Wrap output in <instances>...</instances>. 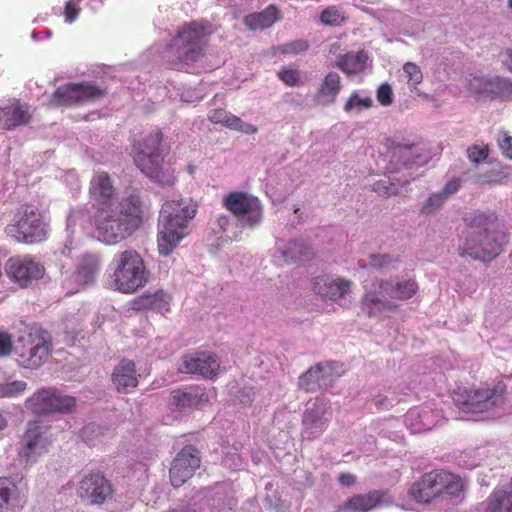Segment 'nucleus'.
I'll list each match as a JSON object with an SVG mask.
<instances>
[{
    "mask_svg": "<svg viewBox=\"0 0 512 512\" xmlns=\"http://www.w3.org/2000/svg\"><path fill=\"white\" fill-rule=\"evenodd\" d=\"M491 94L501 98L512 96V80L504 77H492Z\"/></svg>",
    "mask_w": 512,
    "mask_h": 512,
    "instance_id": "obj_41",
    "label": "nucleus"
},
{
    "mask_svg": "<svg viewBox=\"0 0 512 512\" xmlns=\"http://www.w3.org/2000/svg\"><path fill=\"white\" fill-rule=\"evenodd\" d=\"M313 255L312 249L306 243L300 240H291L277 242L273 258L281 265L293 261H309Z\"/></svg>",
    "mask_w": 512,
    "mask_h": 512,
    "instance_id": "obj_23",
    "label": "nucleus"
},
{
    "mask_svg": "<svg viewBox=\"0 0 512 512\" xmlns=\"http://www.w3.org/2000/svg\"><path fill=\"white\" fill-rule=\"evenodd\" d=\"M42 426L37 422H29L23 436L19 458L25 465H32L48 451L49 443L43 437Z\"/></svg>",
    "mask_w": 512,
    "mask_h": 512,
    "instance_id": "obj_15",
    "label": "nucleus"
},
{
    "mask_svg": "<svg viewBox=\"0 0 512 512\" xmlns=\"http://www.w3.org/2000/svg\"><path fill=\"white\" fill-rule=\"evenodd\" d=\"M75 398L63 395L56 390L43 389L33 394L27 401L28 409L36 414L67 413L75 407Z\"/></svg>",
    "mask_w": 512,
    "mask_h": 512,
    "instance_id": "obj_13",
    "label": "nucleus"
},
{
    "mask_svg": "<svg viewBox=\"0 0 512 512\" xmlns=\"http://www.w3.org/2000/svg\"><path fill=\"white\" fill-rule=\"evenodd\" d=\"M208 118L215 124H222L225 127L247 135H254L258 132V127L243 121L241 118L231 114L224 109H214L209 112Z\"/></svg>",
    "mask_w": 512,
    "mask_h": 512,
    "instance_id": "obj_29",
    "label": "nucleus"
},
{
    "mask_svg": "<svg viewBox=\"0 0 512 512\" xmlns=\"http://www.w3.org/2000/svg\"><path fill=\"white\" fill-rule=\"evenodd\" d=\"M79 496L91 504H101L112 494L108 480L99 473L85 476L79 483Z\"/></svg>",
    "mask_w": 512,
    "mask_h": 512,
    "instance_id": "obj_20",
    "label": "nucleus"
},
{
    "mask_svg": "<svg viewBox=\"0 0 512 512\" xmlns=\"http://www.w3.org/2000/svg\"><path fill=\"white\" fill-rule=\"evenodd\" d=\"M138 376L134 362L123 359L113 370L112 382L118 392L128 393L138 385Z\"/></svg>",
    "mask_w": 512,
    "mask_h": 512,
    "instance_id": "obj_27",
    "label": "nucleus"
},
{
    "mask_svg": "<svg viewBox=\"0 0 512 512\" xmlns=\"http://www.w3.org/2000/svg\"><path fill=\"white\" fill-rule=\"evenodd\" d=\"M99 272V259L94 255H85L81 258L77 270L74 273L76 283L81 286H87L93 283Z\"/></svg>",
    "mask_w": 512,
    "mask_h": 512,
    "instance_id": "obj_34",
    "label": "nucleus"
},
{
    "mask_svg": "<svg viewBox=\"0 0 512 512\" xmlns=\"http://www.w3.org/2000/svg\"><path fill=\"white\" fill-rule=\"evenodd\" d=\"M508 6L512 9V0H508Z\"/></svg>",
    "mask_w": 512,
    "mask_h": 512,
    "instance_id": "obj_62",
    "label": "nucleus"
},
{
    "mask_svg": "<svg viewBox=\"0 0 512 512\" xmlns=\"http://www.w3.org/2000/svg\"><path fill=\"white\" fill-rule=\"evenodd\" d=\"M27 383L21 380H8L0 383V398L16 397L25 392Z\"/></svg>",
    "mask_w": 512,
    "mask_h": 512,
    "instance_id": "obj_42",
    "label": "nucleus"
},
{
    "mask_svg": "<svg viewBox=\"0 0 512 512\" xmlns=\"http://www.w3.org/2000/svg\"><path fill=\"white\" fill-rule=\"evenodd\" d=\"M200 466L199 452L193 446L184 447L175 457L170 468L171 484L180 487L186 483Z\"/></svg>",
    "mask_w": 512,
    "mask_h": 512,
    "instance_id": "obj_17",
    "label": "nucleus"
},
{
    "mask_svg": "<svg viewBox=\"0 0 512 512\" xmlns=\"http://www.w3.org/2000/svg\"><path fill=\"white\" fill-rule=\"evenodd\" d=\"M320 19L324 25L328 26H339L345 21L344 15L335 7L325 9Z\"/></svg>",
    "mask_w": 512,
    "mask_h": 512,
    "instance_id": "obj_48",
    "label": "nucleus"
},
{
    "mask_svg": "<svg viewBox=\"0 0 512 512\" xmlns=\"http://www.w3.org/2000/svg\"><path fill=\"white\" fill-rule=\"evenodd\" d=\"M162 134H150L143 142L134 146V161L149 178L163 185H172L175 181L171 165L163 161L160 149Z\"/></svg>",
    "mask_w": 512,
    "mask_h": 512,
    "instance_id": "obj_5",
    "label": "nucleus"
},
{
    "mask_svg": "<svg viewBox=\"0 0 512 512\" xmlns=\"http://www.w3.org/2000/svg\"><path fill=\"white\" fill-rule=\"evenodd\" d=\"M383 282L389 291V297L394 299V301H407L415 296L419 290L418 283L412 278L383 279Z\"/></svg>",
    "mask_w": 512,
    "mask_h": 512,
    "instance_id": "obj_31",
    "label": "nucleus"
},
{
    "mask_svg": "<svg viewBox=\"0 0 512 512\" xmlns=\"http://www.w3.org/2000/svg\"><path fill=\"white\" fill-rule=\"evenodd\" d=\"M207 402L208 397L200 389L177 390L172 393V404L179 410L199 407Z\"/></svg>",
    "mask_w": 512,
    "mask_h": 512,
    "instance_id": "obj_35",
    "label": "nucleus"
},
{
    "mask_svg": "<svg viewBox=\"0 0 512 512\" xmlns=\"http://www.w3.org/2000/svg\"><path fill=\"white\" fill-rule=\"evenodd\" d=\"M492 77L472 76L468 81V89L475 94H491Z\"/></svg>",
    "mask_w": 512,
    "mask_h": 512,
    "instance_id": "obj_44",
    "label": "nucleus"
},
{
    "mask_svg": "<svg viewBox=\"0 0 512 512\" xmlns=\"http://www.w3.org/2000/svg\"><path fill=\"white\" fill-rule=\"evenodd\" d=\"M278 76L285 84L290 86H295L300 81L299 72L294 68L283 67L278 72Z\"/></svg>",
    "mask_w": 512,
    "mask_h": 512,
    "instance_id": "obj_51",
    "label": "nucleus"
},
{
    "mask_svg": "<svg viewBox=\"0 0 512 512\" xmlns=\"http://www.w3.org/2000/svg\"><path fill=\"white\" fill-rule=\"evenodd\" d=\"M460 180L459 179H451L448 181L445 186L439 191L446 199H448L451 195L455 194L460 188Z\"/></svg>",
    "mask_w": 512,
    "mask_h": 512,
    "instance_id": "obj_52",
    "label": "nucleus"
},
{
    "mask_svg": "<svg viewBox=\"0 0 512 512\" xmlns=\"http://www.w3.org/2000/svg\"><path fill=\"white\" fill-rule=\"evenodd\" d=\"M465 489L464 481L457 475L445 470L431 471L415 482L410 495L419 503L443 502L445 498L453 499Z\"/></svg>",
    "mask_w": 512,
    "mask_h": 512,
    "instance_id": "obj_4",
    "label": "nucleus"
},
{
    "mask_svg": "<svg viewBox=\"0 0 512 512\" xmlns=\"http://www.w3.org/2000/svg\"><path fill=\"white\" fill-rule=\"evenodd\" d=\"M6 420L0 415V430L6 426Z\"/></svg>",
    "mask_w": 512,
    "mask_h": 512,
    "instance_id": "obj_61",
    "label": "nucleus"
},
{
    "mask_svg": "<svg viewBox=\"0 0 512 512\" xmlns=\"http://www.w3.org/2000/svg\"><path fill=\"white\" fill-rule=\"evenodd\" d=\"M79 9L76 7L73 0H69L65 6L66 21L72 23L78 16Z\"/></svg>",
    "mask_w": 512,
    "mask_h": 512,
    "instance_id": "obj_56",
    "label": "nucleus"
},
{
    "mask_svg": "<svg viewBox=\"0 0 512 512\" xmlns=\"http://www.w3.org/2000/svg\"><path fill=\"white\" fill-rule=\"evenodd\" d=\"M338 377L333 363H318L299 377L298 386L306 392H312L331 386Z\"/></svg>",
    "mask_w": 512,
    "mask_h": 512,
    "instance_id": "obj_18",
    "label": "nucleus"
},
{
    "mask_svg": "<svg viewBox=\"0 0 512 512\" xmlns=\"http://www.w3.org/2000/svg\"><path fill=\"white\" fill-rule=\"evenodd\" d=\"M447 199L438 191L431 194L421 206V213L430 215L442 208Z\"/></svg>",
    "mask_w": 512,
    "mask_h": 512,
    "instance_id": "obj_46",
    "label": "nucleus"
},
{
    "mask_svg": "<svg viewBox=\"0 0 512 512\" xmlns=\"http://www.w3.org/2000/svg\"><path fill=\"white\" fill-rule=\"evenodd\" d=\"M184 367L188 373L198 374L209 379L215 377L220 370V364L216 356L207 352L186 356Z\"/></svg>",
    "mask_w": 512,
    "mask_h": 512,
    "instance_id": "obj_24",
    "label": "nucleus"
},
{
    "mask_svg": "<svg viewBox=\"0 0 512 512\" xmlns=\"http://www.w3.org/2000/svg\"><path fill=\"white\" fill-rule=\"evenodd\" d=\"M111 286L122 293H133L147 282L144 261L134 250L118 253L112 261Z\"/></svg>",
    "mask_w": 512,
    "mask_h": 512,
    "instance_id": "obj_6",
    "label": "nucleus"
},
{
    "mask_svg": "<svg viewBox=\"0 0 512 512\" xmlns=\"http://www.w3.org/2000/svg\"><path fill=\"white\" fill-rule=\"evenodd\" d=\"M19 364L25 368H38L49 356L50 342L47 333L41 329L25 331L17 338L14 346Z\"/></svg>",
    "mask_w": 512,
    "mask_h": 512,
    "instance_id": "obj_8",
    "label": "nucleus"
},
{
    "mask_svg": "<svg viewBox=\"0 0 512 512\" xmlns=\"http://www.w3.org/2000/svg\"><path fill=\"white\" fill-rule=\"evenodd\" d=\"M466 221L467 228L458 247L459 255L488 262L496 258L506 242L505 235L493 230L494 222L485 214H472Z\"/></svg>",
    "mask_w": 512,
    "mask_h": 512,
    "instance_id": "obj_2",
    "label": "nucleus"
},
{
    "mask_svg": "<svg viewBox=\"0 0 512 512\" xmlns=\"http://www.w3.org/2000/svg\"><path fill=\"white\" fill-rule=\"evenodd\" d=\"M388 170L396 172L403 167L419 164L420 155L415 145L394 144L388 151Z\"/></svg>",
    "mask_w": 512,
    "mask_h": 512,
    "instance_id": "obj_26",
    "label": "nucleus"
},
{
    "mask_svg": "<svg viewBox=\"0 0 512 512\" xmlns=\"http://www.w3.org/2000/svg\"><path fill=\"white\" fill-rule=\"evenodd\" d=\"M501 61L512 72V48H507L501 53Z\"/></svg>",
    "mask_w": 512,
    "mask_h": 512,
    "instance_id": "obj_58",
    "label": "nucleus"
},
{
    "mask_svg": "<svg viewBox=\"0 0 512 512\" xmlns=\"http://www.w3.org/2000/svg\"><path fill=\"white\" fill-rule=\"evenodd\" d=\"M308 47L309 44L306 40L298 39L279 45L275 48V51L284 55H297L299 53L305 52Z\"/></svg>",
    "mask_w": 512,
    "mask_h": 512,
    "instance_id": "obj_45",
    "label": "nucleus"
},
{
    "mask_svg": "<svg viewBox=\"0 0 512 512\" xmlns=\"http://www.w3.org/2000/svg\"><path fill=\"white\" fill-rule=\"evenodd\" d=\"M20 505L18 488L8 478H0V512H11Z\"/></svg>",
    "mask_w": 512,
    "mask_h": 512,
    "instance_id": "obj_37",
    "label": "nucleus"
},
{
    "mask_svg": "<svg viewBox=\"0 0 512 512\" xmlns=\"http://www.w3.org/2000/svg\"><path fill=\"white\" fill-rule=\"evenodd\" d=\"M47 224L43 214L34 206H24L17 210L6 232L18 242L33 244L47 236Z\"/></svg>",
    "mask_w": 512,
    "mask_h": 512,
    "instance_id": "obj_7",
    "label": "nucleus"
},
{
    "mask_svg": "<svg viewBox=\"0 0 512 512\" xmlns=\"http://www.w3.org/2000/svg\"><path fill=\"white\" fill-rule=\"evenodd\" d=\"M31 119L29 107L15 101L5 107H0V126L11 130L21 125H26Z\"/></svg>",
    "mask_w": 512,
    "mask_h": 512,
    "instance_id": "obj_28",
    "label": "nucleus"
},
{
    "mask_svg": "<svg viewBox=\"0 0 512 512\" xmlns=\"http://www.w3.org/2000/svg\"><path fill=\"white\" fill-rule=\"evenodd\" d=\"M341 77L337 72H329L319 84L314 95V102L318 106L328 107L336 102L341 91Z\"/></svg>",
    "mask_w": 512,
    "mask_h": 512,
    "instance_id": "obj_25",
    "label": "nucleus"
},
{
    "mask_svg": "<svg viewBox=\"0 0 512 512\" xmlns=\"http://www.w3.org/2000/svg\"><path fill=\"white\" fill-rule=\"evenodd\" d=\"M217 225L222 232L228 233L233 219L227 215H219L216 219Z\"/></svg>",
    "mask_w": 512,
    "mask_h": 512,
    "instance_id": "obj_57",
    "label": "nucleus"
},
{
    "mask_svg": "<svg viewBox=\"0 0 512 512\" xmlns=\"http://www.w3.org/2000/svg\"><path fill=\"white\" fill-rule=\"evenodd\" d=\"M411 91L416 90L417 86L423 81L421 68L414 62H406L402 67L401 75Z\"/></svg>",
    "mask_w": 512,
    "mask_h": 512,
    "instance_id": "obj_39",
    "label": "nucleus"
},
{
    "mask_svg": "<svg viewBox=\"0 0 512 512\" xmlns=\"http://www.w3.org/2000/svg\"><path fill=\"white\" fill-rule=\"evenodd\" d=\"M328 406L323 401L308 403L302 417L303 434L310 439L317 438L326 428L328 419L325 417Z\"/></svg>",
    "mask_w": 512,
    "mask_h": 512,
    "instance_id": "obj_21",
    "label": "nucleus"
},
{
    "mask_svg": "<svg viewBox=\"0 0 512 512\" xmlns=\"http://www.w3.org/2000/svg\"><path fill=\"white\" fill-rule=\"evenodd\" d=\"M90 192L103 206L109 202H113L111 197L114 194V187L109 175L105 172L95 175L91 180Z\"/></svg>",
    "mask_w": 512,
    "mask_h": 512,
    "instance_id": "obj_36",
    "label": "nucleus"
},
{
    "mask_svg": "<svg viewBox=\"0 0 512 512\" xmlns=\"http://www.w3.org/2000/svg\"><path fill=\"white\" fill-rule=\"evenodd\" d=\"M7 273L20 286L26 287L32 280L43 276L44 268L28 258H10L7 263Z\"/></svg>",
    "mask_w": 512,
    "mask_h": 512,
    "instance_id": "obj_22",
    "label": "nucleus"
},
{
    "mask_svg": "<svg viewBox=\"0 0 512 512\" xmlns=\"http://www.w3.org/2000/svg\"><path fill=\"white\" fill-rule=\"evenodd\" d=\"M393 498L386 491L373 490L365 494H355L340 506L338 512H370L392 504Z\"/></svg>",
    "mask_w": 512,
    "mask_h": 512,
    "instance_id": "obj_19",
    "label": "nucleus"
},
{
    "mask_svg": "<svg viewBox=\"0 0 512 512\" xmlns=\"http://www.w3.org/2000/svg\"><path fill=\"white\" fill-rule=\"evenodd\" d=\"M223 205L243 226L254 227L262 221L261 203L253 195L238 191L231 192L223 198Z\"/></svg>",
    "mask_w": 512,
    "mask_h": 512,
    "instance_id": "obj_10",
    "label": "nucleus"
},
{
    "mask_svg": "<svg viewBox=\"0 0 512 512\" xmlns=\"http://www.w3.org/2000/svg\"><path fill=\"white\" fill-rule=\"evenodd\" d=\"M205 34L204 26L196 22L185 25L179 31L171 47L176 49V57L180 63L190 64L199 58Z\"/></svg>",
    "mask_w": 512,
    "mask_h": 512,
    "instance_id": "obj_11",
    "label": "nucleus"
},
{
    "mask_svg": "<svg viewBox=\"0 0 512 512\" xmlns=\"http://www.w3.org/2000/svg\"><path fill=\"white\" fill-rule=\"evenodd\" d=\"M368 63V55L364 51L348 52L340 55L334 63V66L341 69L347 75L358 74L362 72Z\"/></svg>",
    "mask_w": 512,
    "mask_h": 512,
    "instance_id": "obj_33",
    "label": "nucleus"
},
{
    "mask_svg": "<svg viewBox=\"0 0 512 512\" xmlns=\"http://www.w3.org/2000/svg\"><path fill=\"white\" fill-rule=\"evenodd\" d=\"M12 343L10 337L5 333H0V357L10 354Z\"/></svg>",
    "mask_w": 512,
    "mask_h": 512,
    "instance_id": "obj_54",
    "label": "nucleus"
},
{
    "mask_svg": "<svg viewBox=\"0 0 512 512\" xmlns=\"http://www.w3.org/2000/svg\"><path fill=\"white\" fill-rule=\"evenodd\" d=\"M393 96V89L388 83H382L376 91L377 101L382 106H390L393 103Z\"/></svg>",
    "mask_w": 512,
    "mask_h": 512,
    "instance_id": "obj_49",
    "label": "nucleus"
},
{
    "mask_svg": "<svg viewBox=\"0 0 512 512\" xmlns=\"http://www.w3.org/2000/svg\"><path fill=\"white\" fill-rule=\"evenodd\" d=\"M373 106L371 97H361L357 91L353 92L344 105L346 112L361 111L362 109H369Z\"/></svg>",
    "mask_w": 512,
    "mask_h": 512,
    "instance_id": "obj_43",
    "label": "nucleus"
},
{
    "mask_svg": "<svg viewBox=\"0 0 512 512\" xmlns=\"http://www.w3.org/2000/svg\"><path fill=\"white\" fill-rule=\"evenodd\" d=\"M371 265L377 268L389 266L393 261L388 255H371Z\"/></svg>",
    "mask_w": 512,
    "mask_h": 512,
    "instance_id": "obj_53",
    "label": "nucleus"
},
{
    "mask_svg": "<svg viewBox=\"0 0 512 512\" xmlns=\"http://www.w3.org/2000/svg\"><path fill=\"white\" fill-rule=\"evenodd\" d=\"M361 305L368 317L378 319H385L400 308L396 301L389 297V291L383 279L375 280L369 288L365 289Z\"/></svg>",
    "mask_w": 512,
    "mask_h": 512,
    "instance_id": "obj_12",
    "label": "nucleus"
},
{
    "mask_svg": "<svg viewBox=\"0 0 512 512\" xmlns=\"http://www.w3.org/2000/svg\"><path fill=\"white\" fill-rule=\"evenodd\" d=\"M353 282L340 276L323 275L316 277L312 282L314 293L323 298L330 299L343 305L351 294Z\"/></svg>",
    "mask_w": 512,
    "mask_h": 512,
    "instance_id": "obj_16",
    "label": "nucleus"
},
{
    "mask_svg": "<svg viewBox=\"0 0 512 512\" xmlns=\"http://www.w3.org/2000/svg\"><path fill=\"white\" fill-rule=\"evenodd\" d=\"M278 19L279 15L276 7L269 6L262 12L246 16L244 23L251 30H262L271 27Z\"/></svg>",
    "mask_w": 512,
    "mask_h": 512,
    "instance_id": "obj_38",
    "label": "nucleus"
},
{
    "mask_svg": "<svg viewBox=\"0 0 512 512\" xmlns=\"http://www.w3.org/2000/svg\"><path fill=\"white\" fill-rule=\"evenodd\" d=\"M103 91L95 85L88 83L67 84L60 86L53 94L59 105H83L98 100Z\"/></svg>",
    "mask_w": 512,
    "mask_h": 512,
    "instance_id": "obj_14",
    "label": "nucleus"
},
{
    "mask_svg": "<svg viewBox=\"0 0 512 512\" xmlns=\"http://www.w3.org/2000/svg\"><path fill=\"white\" fill-rule=\"evenodd\" d=\"M499 146L503 154L512 159V137L505 134L502 139H499Z\"/></svg>",
    "mask_w": 512,
    "mask_h": 512,
    "instance_id": "obj_55",
    "label": "nucleus"
},
{
    "mask_svg": "<svg viewBox=\"0 0 512 512\" xmlns=\"http://www.w3.org/2000/svg\"><path fill=\"white\" fill-rule=\"evenodd\" d=\"M172 296L164 291L153 294H143L134 300V307L139 310H154L165 314L170 310Z\"/></svg>",
    "mask_w": 512,
    "mask_h": 512,
    "instance_id": "obj_30",
    "label": "nucleus"
},
{
    "mask_svg": "<svg viewBox=\"0 0 512 512\" xmlns=\"http://www.w3.org/2000/svg\"><path fill=\"white\" fill-rule=\"evenodd\" d=\"M173 512H176V511H173Z\"/></svg>",
    "mask_w": 512,
    "mask_h": 512,
    "instance_id": "obj_63",
    "label": "nucleus"
},
{
    "mask_svg": "<svg viewBox=\"0 0 512 512\" xmlns=\"http://www.w3.org/2000/svg\"><path fill=\"white\" fill-rule=\"evenodd\" d=\"M196 211V203L189 198L164 202L158 226V250L161 255H170L189 234V222L195 217Z\"/></svg>",
    "mask_w": 512,
    "mask_h": 512,
    "instance_id": "obj_3",
    "label": "nucleus"
},
{
    "mask_svg": "<svg viewBox=\"0 0 512 512\" xmlns=\"http://www.w3.org/2000/svg\"><path fill=\"white\" fill-rule=\"evenodd\" d=\"M482 512H512V481L495 490L482 504Z\"/></svg>",
    "mask_w": 512,
    "mask_h": 512,
    "instance_id": "obj_32",
    "label": "nucleus"
},
{
    "mask_svg": "<svg viewBox=\"0 0 512 512\" xmlns=\"http://www.w3.org/2000/svg\"><path fill=\"white\" fill-rule=\"evenodd\" d=\"M372 190L378 195L389 197L398 194L399 188L389 178H383L372 185Z\"/></svg>",
    "mask_w": 512,
    "mask_h": 512,
    "instance_id": "obj_47",
    "label": "nucleus"
},
{
    "mask_svg": "<svg viewBox=\"0 0 512 512\" xmlns=\"http://www.w3.org/2000/svg\"><path fill=\"white\" fill-rule=\"evenodd\" d=\"M142 213L137 193H131L118 202H109L96 215L98 238L109 245L123 241L139 228Z\"/></svg>",
    "mask_w": 512,
    "mask_h": 512,
    "instance_id": "obj_1",
    "label": "nucleus"
},
{
    "mask_svg": "<svg viewBox=\"0 0 512 512\" xmlns=\"http://www.w3.org/2000/svg\"><path fill=\"white\" fill-rule=\"evenodd\" d=\"M85 218V214L82 211H71L70 215L67 219V233L70 238L75 237L79 239L82 234L83 229V220ZM74 243V239H70L69 245L72 246Z\"/></svg>",
    "mask_w": 512,
    "mask_h": 512,
    "instance_id": "obj_40",
    "label": "nucleus"
},
{
    "mask_svg": "<svg viewBox=\"0 0 512 512\" xmlns=\"http://www.w3.org/2000/svg\"><path fill=\"white\" fill-rule=\"evenodd\" d=\"M467 157L472 163H480L488 157V148L484 145H473L467 149Z\"/></svg>",
    "mask_w": 512,
    "mask_h": 512,
    "instance_id": "obj_50",
    "label": "nucleus"
},
{
    "mask_svg": "<svg viewBox=\"0 0 512 512\" xmlns=\"http://www.w3.org/2000/svg\"><path fill=\"white\" fill-rule=\"evenodd\" d=\"M506 385L497 382L492 387H481L475 390L456 392L453 400L463 411L482 413L504 403Z\"/></svg>",
    "mask_w": 512,
    "mask_h": 512,
    "instance_id": "obj_9",
    "label": "nucleus"
},
{
    "mask_svg": "<svg viewBox=\"0 0 512 512\" xmlns=\"http://www.w3.org/2000/svg\"><path fill=\"white\" fill-rule=\"evenodd\" d=\"M250 394L254 395V391L252 389L249 390V393L247 394V399H243L241 398V401L244 403V404H248L252 401V398L250 396Z\"/></svg>",
    "mask_w": 512,
    "mask_h": 512,
    "instance_id": "obj_60",
    "label": "nucleus"
},
{
    "mask_svg": "<svg viewBox=\"0 0 512 512\" xmlns=\"http://www.w3.org/2000/svg\"><path fill=\"white\" fill-rule=\"evenodd\" d=\"M339 480V483L342 485V486H352L355 484L356 482V477L353 475V474H350V473H344V474H341L338 478Z\"/></svg>",
    "mask_w": 512,
    "mask_h": 512,
    "instance_id": "obj_59",
    "label": "nucleus"
}]
</instances>
